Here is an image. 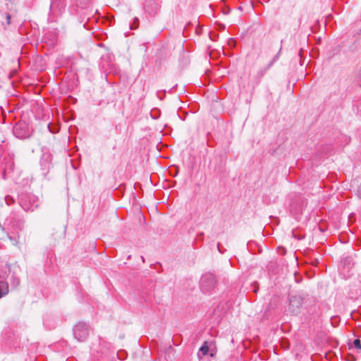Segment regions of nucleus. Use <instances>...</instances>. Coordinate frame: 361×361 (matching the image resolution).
I'll use <instances>...</instances> for the list:
<instances>
[{
    "instance_id": "nucleus-8",
    "label": "nucleus",
    "mask_w": 361,
    "mask_h": 361,
    "mask_svg": "<svg viewBox=\"0 0 361 361\" xmlns=\"http://www.w3.org/2000/svg\"><path fill=\"white\" fill-rule=\"evenodd\" d=\"M278 59V56H275L273 60L267 65V66L263 70L259 72L260 76H263L264 73L271 68V66L274 64V63Z\"/></svg>"
},
{
    "instance_id": "nucleus-6",
    "label": "nucleus",
    "mask_w": 361,
    "mask_h": 361,
    "mask_svg": "<svg viewBox=\"0 0 361 361\" xmlns=\"http://www.w3.org/2000/svg\"><path fill=\"white\" fill-rule=\"evenodd\" d=\"M8 293V284L5 281H0V298Z\"/></svg>"
},
{
    "instance_id": "nucleus-12",
    "label": "nucleus",
    "mask_w": 361,
    "mask_h": 361,
    "mask_svg": "<svg viewBox=\"0 0 361 361\" xmlns=\"http://www.w3.org/2000/svg\"><path fill=\"white\" fill-rule=\"evenodd\" d=\"M5 201L6 202L7 204H11L12 202H13V199L9 196H6L5 197Z\"/></svg>"
},
{
    "instance_id": "nucleus-4",
    "label": "nucleus",
    "mask_w": 361,
    "mask_h": 361,
    "mask_svg": "<svg viewBox=\"0 0 361 361\" xmlns=\"http://www.w3.org/2000/svg\"><path fill=\"white\" fill-rule=\"evenodd\" d=\"M302 299L300 296L291 295L289 298V304L287 311L291 314L297 315L300 312Z\"/></svg>"
},
{
    "instance_id": "nucleus-15",
    "label": "nucleus",
    "mask_w": 361,
    "mask_h": 361,
    "mask_svg": "<svg viewBox=\"0 0 361 361\" xmlns=\"http://www.w3.org/2000/svg\"><path fill=\"white\" fill-rule=\"evenodd\" d=\"M6 18H7V23H8V24H10V18H11L10 15H8H8H7V16H6Z\"/></svg>"
},
{
    "instance_id": "nucleus-7",
    "label": "nucleus",
    "mask_w": 361,
    "mask_h": 361,
    "mask_svg": "<svg viewBox=\"0 0 361 361\" xmlns=\"http://www.w3.org/2000/svg\"><path fill=\"white\" fill-rule=\"evenodd\" d=\"M20 126L19 125H17L14 127L13 133L16 135V137L20 138H25L27 137V135L23 134L20 132Z\"/></svg>"
},
{
    "instance_id": "nucleus-2",
    "label": "nucleus",
    "mask_w": 361,
    "mask_h": 361,
    "mask_svg": "<svg viewBox=\"0 0 361 361\" xmlns=\"http://www.w3.org/2000/svg\"><path fill=\"white\" fill-rule=\"evenodd\" d=\"M216 279L214 274L207 273L204 274L200 280V289L204 293H210L215 287Z\"/></svg>"
},
{
    "instance_id": "nucleus-1",
    "label": "nucleus",
    "mask_w": 361,
    "mask_h": 361,
    "mask_svg": "<svg viewBox=\"0 0 361 361\" xmlns=\"http://www.w3.org/2000/svg\"><path fill=\"white\" fill-rule=\"evenodd\" d=\"M66 0H52L50 6L49 18L54 21L61 16L66 8Z\"/></svg>"
},
{
    "instance_id": "nucleus-13",
    "label": "nucleus",
    "mask_w": 361,
    "mask_h": 361,
    "mask_svg": "<svg viewBox=\"0 0 361 361\" xmlns=\"http://www.w3.org/2000/svg\"><path fill=\"white\" fill-rule=\"evenodd\" d=\"M153 4L154 5V9L152 10V11H149L147 7H146V11L148 12V13H153L155 11V10L157 9V5L155 4V3H153Z\"/></svg>"
},
{
    "instance_id": "nucleus-14",
    "label": "nucleus",
    "mask_w": 361,
    "mask_h": 361,
    "mask_svg": "<svg viewBox=\"0 0 361 361\" xmlns=\"http://www.w3.org/2000/svg\"><path fill=\"white\" fill-rule=\"evenodd\" d=\"M217 248H218V250L219 251V252L224 253V251L221 250V245L219 243H218V245H217Z\"/></svg>"
},
{
    "instance_id": "nucleus-16",
    "label": "nucleus",
    "mask_w": 361,
    "mask_h": 361,
    "mask_svg": "<svg viewBox=\"0 0 361 361\" xmlns=\"http://www.w3.org/2000/svg\"><path fill=\"white\" fill-rule=\"evenodd\" d=\"M16 283L18 284L19 283V281L18 279H16Z\"/></svg>"
},
{
    "instance_id": "nucleus-10",
    "label": "nucleus",
    "mask_w": 361,
    "mask_h": 361,
    "mask_svg": "<svg viewBox=\"0 0 361 361\" xmlns=\"http://www.w3.org/2000/svg\"><path fill=\"white\" fill-rule=\"evenodd\" d=\"M138 24H139V19L137 17H135V18H134L133 23L130 25V28L131 30H135L138 27Z\"/></svg>"
},
{
    "instance_id": "nucleus-9",
    "label": "nucleus",
    "mask_w": 361,
    "mask_h": 361,
    "mask_svg": "<svg viewBox=\"0 0 361 361\" xmlns=\"http://www.w3.org/2000/svg\"><path fill=\"white\" fill-rule=\"evenodd\" d=\"M200 352H201L203 355H207L209 353V347L207 345H202L200 348Z\"/></svg>"
},
{
    "instance_id": "nucleus-11",
    "label": "nucleus",
    "mask_w": 361,
    "mask_h": 361,
    "mask_svg": "<svg viewBox=\"0 0 361 361\" xmlns=\"http://www.w3.org/2000/svg\"><path fill=\"white\" fill-rule=\"evenodd\" d=\"M354 346L361 350V342L359 339H355L353 341Z\"/></svg>"
},
{
    "instance_id": "nucleus-3",
    "label": "nucleus",
    "mask_w": 361,
    "mask_h": 361,
    "mask_svg": "<svg viewBox=\"0 0 361 361\" xmlns=\"http://www.w3.org/2000/svg\"><path fill=\"white\" fill-rule=\"evenodd\" d=\"M20 204L24 210L32 212L38 207V199L34 195H22Z\"/></svg>"
},
{
    "instance_id": "nucleus-5",
    "label": "nucleus",
    "mask_w": 361,
    "mask_h": 361,
    "mask_svg": "<svg viewBox=\"0 0 361 361\" xmlns=\"http://www.w3.org/2000/svg\"><path fill=\"white\" fill-rule=\"evenodd\" d=\"M74 336L78 341H85L88 334V327L85 323H78L73 329Z\"/></svg>"
}]
</instances>
